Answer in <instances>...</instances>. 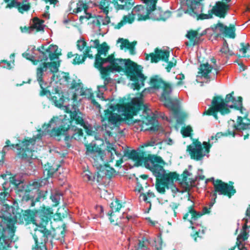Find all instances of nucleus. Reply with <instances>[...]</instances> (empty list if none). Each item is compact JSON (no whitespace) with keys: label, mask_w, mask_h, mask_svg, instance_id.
Here are the masks:
<instances>
[{"label":"nucleus","mask_w":250,"mask_h":250,"mask_svg":"<svg viewBox=\"0 0 250 250\" xmlns=\"http://www.w3.org/2000/svg\"><path fill=\"white\" fill-rule=\"evenodd\" d=\"M124 154L125 156L135 161L134 166L138 167L143 165L146 168L152 172L157 178L156 181V189L161 194H165L166 188L168 189L171 188L174 181L186 184L188 177L191 175L187 170H184L181 175L174 172L167 173L163 167L161 165L165 164L162 158L152 155L145 157L146 153L143 147H139L136 150L125 149Z\"/></svg>","instance_id":"f257e3e1"},{"label":"nucleus","mask_w":250,"mask_h":250,"mask_svg":"<svg viewBox=\"0 0 250 250\" xmlns=\"http://www.w3.org/2000/svg\"><path fill=\"white\" fill-rule=\"evenodd\" d=\"M109 109L104 111V116H101L102 129L104 131V135L110 137L113 136L111 130L121 124L122 118L117 113L112 111L117 110L123 112L125 118H132L133 116L140 114V118L135 119L138 122H142L146 125H153L156 118L152 111L144 105L139 98L132 99L130 103L126 104H111Z\"/></svg>","instance_id":"f03ea898"},{"label":"nucleus","mask_w":250,"mask_h":250,"mask_svg":"<svg viewBox=\"0 0 250 250\" xmlns=\"http://www.w3.org/2000/svg\"><path fill=\"white\" fill-rule=\"evenodd\" d=\"M52 214L50 208L44 207L38 210L27 209L23 212L22 219L27 223L31 222L37 227L33 235L35 242L33 250H47L46 244L51 236V231L46 227L51 221Z\"/></svg>","instance_id":"7ed1b4c3"},{"label":"nucleus","mask_w":250,"mask_h":250,"mask_svg":"<svg viewBox=\"0 0 250 250\" xmlns=\"http://www.w3.org/2000/svg\"><path fill=\"white\" fill-rule=\"evenodd\" d=\"M70 123L68 120L53 117L49 124L43 125V136L47 134L59 141L63 138L66 146L69 147L72 140H79L83 136V130Z\"/></svg>","instance_id":"20e7f679"},{"label":"nucleus","mask_w":250,"mask_h":250,"mask_svg":"<svg viewBox=\"0 0 250 250\" xmlns=\"http://www.w3.org/2000/svg\"><path fill=\"white\" fill-rule=\"evenodd\" d=\"M158 0H141L145 4L146 8L141 5L135 6L132 11V14H128L124 16L123 20L116 24L114 28L117 29H120L127 23H131L134 20L136 16L138 20H145L149 15L153 12L156 15L155 18L157 20L165 21L170 15V12L167 11L163 12L160 9L156 8V4Z\"/></svg>","instance_id":"39448f33"},{"label":"nucleus","mask_w":250,"mask_h":250,"mask_svg":"<svg viewBox=\"0 0 250 250\" xmlns=\"http://www.w3.org/2000/svg\"><path fill=\"white\" fill-rule=\"evenodd\" d=\"M85 154L93 166L101 168L106 162H116L115 166L119 167L123 162L122 154L116 149L113 144H109L105 150H102L95 144H91L87 147Z\"/></svg>","instance_id":"423d86ee"},{"label":"nucleus","mask_w":250,"mask_h":250,"mask_svg":"<svg viewBox=\"0 0 250 250\" xmlns=\"http://www.w3.org/2000/svg\"><path fill=\"white\" fill-rule=\"evenodd\" d=\"M232 91L226 95L225 99L220 96H214L211 101L209 109L205 111L204 114L212 115L215 119H218L217 112H220L222 115L228 114L230 110L229 108H234L242 112V98L238 97L237 99L233 96Z\"/></svg>","instance_id":"0eeeda50"},{"label":"nucleus","mask_w":250,"mask_h":250,"mask_svg":"<svg viewBox=\"0 0 250 250\" xmlns=\"http://www.w3.org/2000/svg\"><path fill=\"white\" fill-rule=\"evenodd\" d=\"M108 49L107 46L103 47L101 45V48L98 50L95 56V67L99 69L103 75H107L109 72L119 71L120 69L117 66V63H120L123 62V59H115L113 55H109L106 58H102L101 55H104V57L106 56Z\"/></svg>","instance_id":"6e6552de"},{"label":"nucleus","mask_w":250,"mask_h":250,"mask_svg":"<svg viewBox=\"0 0 250 250\" xmlns=\"http://www.w3.org/2000/svg\"><path fill=\"white\" fill-rule=\"evenodd\" d=\"M123 62L120 63H117V66L120 69L118 72L122 70L123 67H125L127 77L130 81L133 82L131 84L132 87L134 89L139 90L144 86V81L146 78L142 73L143 67L129 59H123Z\"/></svg>","instance_id":"1a4fd4ad"},{"label":"nucleus","mask_w":250,"mask_h":250,"mask_svg":"<svg viewBox=\"0 0 250 250\" xmlns=\"http://www.w3.org/2000/svg\"><path fill=\"white\" fill-rule=\"evenodd\" d=\"M43 134V132L40 130L38 131V134L35 135L33 138L23 141L21 145H5L1 151L2 159H3L5 154L9 149L13 148H16L19 150L18 153L19 157L21 159H27L30 157L32 155V152L34 151V145L36 142L41 141Z\"/></svg>","instance_id":"9d476101"},{"label":"nucleus","mask_w":250,"mask_h":250,"mask_svg":"<svg viewBox=\"0 0 250 250\" xmlns=\"http://www.w3.org/2000/svg\"><path fill=\"white\" fill-rule=\"evenodd\" d=\"M14 221L9 217L0 216V250H7L15 231Z\"/></svg>","instance_id":"9b49d317"},{"label":"nucleus","mask_w":250,"mask_h":250,"mask_svg":"<svg viewBox=\"0 0 250 250\" xmlns=\"http://www.w3.org/2000/svg\"><path fill=\"white\" fill-rule=\"evenodd\" d=\"M203 145L205 148L204 151L201 142L198 141L193 142L191 145L188 146L187 150L189 151V154L192 159L198 161L206 155L208 156L206 153H209L210 145L206 142H204Z\"/></svg>","instance_id":"f8f14e48"},{"label":"nucleus","mask_w":250,"mask_h":250,"mask_svg":"<svg viewBox=\"0 0 250 250\" xmlns=\"http://www.w3.org/2000/svg\"><path fill=\"white\" fill-rule=\"evenodd\" d=\"M186 4L189 8L185 13L188 14L193 18H196L197 20L209 19L213 18L211 10L208 11L209 13L208 14H200L202 12L203 5L200 1L197 0H187Z\"/></svg>","instance_id":"ddd939ff"},{"label":"nucleus","mask_w":250,"mask_h":250,"mask_svg":"<svg viewBox=\"0 0 250 250\" xmlns=\"http://www.w3.org/2000/svg\"><path fill=\"white\" fill-rule=\"evenodd\" d=\"M37 50L40 53L38 62H45L48 59L50 61L58 60V56L60 55L58 47L56 45H51L47 49H45L43 46H42L38 48Z\"/></svg>","instance_id":"4468645a"},{"label":"nucleus","mask_w":250,"mask_h":250,"mask_svg":"<svg viewBox=\"0 0 250 250\" xmlns=\"http://www.w3.org/2000/svg\"><path fill=\"white\" fill-rule=\"evenodd\" d=\"M150 84L155 90L158 95H160V99L168 94H171L172 88L171 86L165 83L161 78L155 76L151 78Z\"/></svg>","instance_id":"2eb2a0df"},{"label":"nucleus","mask_w":250,"mask_h":250,"mask_svg":"<svg viewBox=\"0 0 250 250\" xmlns=\"http://www.w3.org/2000/svg\"><path fill=\"white\" fill-rule=\"evenodd\" d=\"M67 113H70V116L72 122H74L75 124L80 125L84 128L88 129L89 125L85 122L83 117V114L75 105H66L64 106Z\"/></svg>","instance_id":"dca6fc26"},{"label":"nucleus","mask_w":250,"mask_h":250,"mask_svg":"<svg viewBox=\"0 0 250 250\" xmlns=\"http://www.w3.org/2000/svg\"><path fill=\"white\" fill-rule=\"evenodd\" d=\"M235 26L234 24H230L228 27L222 23L218 22L212 29L214 32L217 33V37L222 36L230 39H234L236 37Z\"/></svg>","instance_id":"f3484780"},{"label":"nucleus","mask_w":250,"mask_h":250,"mask_svg":"<svg viewBox=\"0 0 250 250\" xmlns=\"http://www.w3.org/2000/svg\"><path fill=\"white\" fill-rule=\"evenodd\" d=\"M107 215L111 224L116 226H120V227H123L125 224L131 220L133 218L131 215L125 216V212L121 214L119 212L114 211L113 210H109L107 213Z\"/></svg>","instance_id":"a211bd4d"},{"label":"nucleus","mask_w":250,"mask_h":250,"mask_svg":"<svg viewBox=\"0 0 250 250\" xmlns=\"http://www.w3.org/2000/svg\"><path fill=\"white\" fill-rule=\"evenodd\" d=\"M213 186L214 191L219 195H227L230 198L236 193V190L233 186L229 185L220 180L214 181Z\"/></svg>","instance_id":"6ab92c4d"},{"label":"nucleus","mask_w":250,"mask_h":250,"mask_svg":"<svg viewBox=\"0 0 250 250\" xmlns=\"http://www.w3.org/2000/svg\"><path fill=\"white\" fill-rule=\"evenodd\" d=\"M5 2H8L6 8L10 9L16 8L21 13L28 11L31 8L29 0H4Z\"/></svg>","instance_id":"aec40b11"},{"label":"nucleus","mask_w":250,"mask_h":250,"mask_svg":"<svg viewBox=\"0 0 250 250\" xmlns=\"http://www.w3.org/2000/svg\"><path fill=\"white\" fill-rule=\"evenodd\" d=\"M47 96L50 97L51 100L58 107H61L65 101L63 93L61 87L58 86L53 87L52 91L47 95Z\"/></svg>","instance_id":"412c9836"},{"label":"nucleus","mask_w":250,"mask_h":250,"mask_svg":"<svg viewBox=\"0 0 250 250\" xmlns=\"http://www.w3.org/2000/svg\"><path fill=\"white\" fill-rule=\"evenodd\" d=\"M229 5L223 2L216 1L211 9V14L221 18H224L228 14Z\"/></svg>","instance_id":"4be33fe9"},{"label":"nucleus","mask_w":250,"mask_h":250,"mask_svg":"<svg viewBox=\"0 0 250 250\" xmlns=\"http://www.w3.org/2000/svg\"><path fill=\"white\" fill-rule=\"evenodd\" d=\"M70 88L75 89L76 91H79L80 89L79 92L80 95H87L88 98L91 100V103L93 106L99 109L101 108L100 104L95 100L93 94L89 90L84 91L80 83H77L75 81H73V83L71 84Z\"/></svg>","instance_id":"5701e85b"},{"label":"nucleus","mask_w":250,"mask_h":250,"mask_svg":"<svg viewBox=\"0 0 250 250\" xmlns=\"http://www.w3.org/2000/svg\"><path fill=\"white\" fill-rule=\"evenodd\" d=\"M171 94H168L165 96H163L160 99V101L164 103L165 106L173 112L174 115L178 117L180 114L179 105L173 102L171 98Z\"/></svg>","instance_id":"b1692460"},{"label":"nucleus","mask_w":250,"mask_h":250,"mask_svg":"<svg viewBox=\"0 0 250 250\" xmlns=\"http://www.w3.org/2000/svg\"><path fill=\"white\" fill-rule=\"evenodd\" d=\"M100 168L102 169L98 171V175H97V182L98 183H101L104 178L110 179L116 174L115 169L110 167L105 166L104 167H102Z\"/></svg>","instance_id":"393cba45"},{"label":"nucleus","mask_w":250,"mask_h":250,"mask_svg":"<svg viewBox=\"0 0 250 250\" xmlns=\"http://www.w3.org/2000/svg\"><path fill=\"white\" fill-rule=\"evenodd\" d=\"M199 71L198 74L208 81L209 82L211 78L213 77V67L207 62L206 63H202L199 66ZM214 79V78H213Z\"/></svg>","instance_id":"a878e982"},{"label":"nucleus","mask_w":250,"mask_h":250,"mask_svg":"<svg viewBox=\"0 0 250 250\" xmlns=\"http://www.w3.org/2000/svg\"><path fill=\"white\" fill-rule=\"evenodd\" d=\"M169 52L167 51H163L155 49L154 53H151L149 56L150 57L152 62H157L160 60L167 62L169 56Z\"/></svg>","instance_id":"bb28decb"},{"label":"nucleus","mask_w":250,"mask_h":250,"mask_svg":"<svg viewBox=\"0 0 250 250\" xmlns=\"http://www.w3.org/2000/svg\"><path fill=\"white\" fill-rule=\"evenodd\" d=\"M202 214V213L196 211L192 205L189 208V211L184 215V219H188L190 224L193 225V222L197 220Z\"/></svg>","instance_id":"cd10ccee"},{"label":"nucleus","mask_w":250,"mask_h":250,"mask_svg":"<svg viewBox=\"0 0 250 250\" xmlns=\"http://www.w3.org/2000/svg\"><path fill=\"white\" fill-rule=\"evenodd\" d=\"M88 57L90 59H93V56L90 53V47H86L83 55L75 54V57L73 59L72 63L74 64H79L84 62L85 59Z\"/></svg>","instance_id":"c85d7f7f"},{"label":"nucleus","mask_w":250,"mask_h":250,"mask_svg":"<svg viewBox=\"0 0 250 250\" xmlns=\"http://www.w3.org/2000/svg\"><path fill=\"white\" fill-rule=\"evenodd\" d=\"M134 2V0H117L114 5L117 10H128L132 8Z\"/></svg>","instance_id":"c756f323"},{"label":"nucleus","mask_w":250,"mask_h":250,"mask_svg":"<svg viewBox=\"0 0 250 250\" xmlns=\"http://www.w3.org/2000/svg\"><path fill=\"white\" fill-rule=\"evenodd\" d=\"M10 184L15 186L19 191H22L24 189V184L19 177L15 175L8 178Z\"/></svg>","instance_id":"7c9ffc66"},{"label":"nucleus","mask_w":250,"mask_h":250,"mask_svg":"<svg viewBox=\"0 0 250 250\" xmlns=\"http://www.w3.org/2000/svg\"><path fill=\"white\" fill-rule=\"evenodd\" d=\"M53 181L52 179L48 178L47 176H43L41 177L39 179H36L33 182L32 185L35 188H38L43 186H44L46 185L49 184L50 183H52Z\"/></svg>","instance_id":"2f4dec72"},{"label":"nucleus","mask_w":250,"mask_h":250,"mask_svg":"<svg viewBox=\"0 0 250 250\" xmlns=\"http://www.w3.org/2000/svg\"><path fill=\"white\" fill-rule=\"evenodd\" d=\"M44 176H47L48 178L51 179L54 174L58 170L57 166L51 165L47 163L43 166Z\"/></svg>","instance_id":"473e14b6"},{"label":"nucleus","mask_w":250,"mask_h":250,"mask_svg":"<svg viewBox=\"0 0 250 250\" xmlns=\"http://www.w3.org/2000/svg\"><path fill=\"white\" fill-rule=\"evenodd\" d=\"M62 195V193L59 190L54 189L51 190L50 198L54 204V206H57L59 204Z\"/></svg>","instance_id":"72a5a7b5"},{"label":"nucleus","mask_w":250,"mask_h":250,"mask_svg":"<svg viewBox=\"0 0 250 250\" xmlns=\"http://www.w3.org/2000/svg\"><path fill=\"white\" fill-rule=\"evenodd\" d=\"M201 35H199L198 32L196 31H188L186 36L189 40L190 43L189 44L188 42H186V45H192L194 46L195 44L197 39L199 38Z\"/></svg>","instance_id":"f704fd0d"},{"label":"nucleus","mask_w":250,"mask_h":250,"mask_svg":"<svg viewBox=\"0 0 250 250\" xmlns=\"http://www.w3.org/2000/svg\"><path fill=\"white\" fill-rule=\"evenodd\" d=\"M51 61L50 62H43L45 68H46L47 70L49 69L51 73L58 72V68L60 66L59 59Z\"/></svg>","instance_id":"c9c22d12"},{"label":"nucleus","mask_w":250,"mask_h":250,"mask_svg":"<svg viewBox=\"0 0 250 250\" xmlns=\"http://www.w3.org/2000/svg\"><path fill=\"white\" fill-rule=\"evenodd\" d=\"M32 25L29 27L28 32L31 33L35 29H37V31H43L45 25L43 24V21L39 19L38 18H35L33 20Z\"/></svg>","instance_id":"e433bc0d"},{"label":"nucleus","mask_w":250,"mask_h":250,"mask_svg":"<svg viewBox=\"0 0 250 250\" xmlns=\"http://www.w3.org/2000/svg\"><path fill=\"white\" fill-rule=\"evenodd\" d=\"M111 3L110 0H101L98 4H95L98 6L101 12H103L105 15H107L109 12V7Z\"/></svg>","instance_id":"4c0bfd02"},{"label":"nucleus","mask_w":250,"mask_h":250,"mask_svg":"<svg viewBox=\"0 0 250 250\" xmlns=\"http://www.w3.org/2000/svg\"><path fill=\"white\" fill-rule=\"evenodd\" d=\"M149 242L146 238L143 237L138 241L137 246L135 247V250H149Z\"/></svg>","instance_id":"58836bf2"},{"label":"nucleus","mask_w":250,"mask_h":250,"mask_svg":"<svg viewBox=\"0 0 250 250\" xmlns=\"http://www.w3.org/2000/svg\"><path fill=\"white\" fill-rule=\"evenodd\" d=\"M155 197L154 193L150 190L146 192V194L143 192L141 193L139 196V199L140 201L142 200L146 202V204H149L150 207L151 206L150 198H154Z\"/></svg>","instance_id":"ea45409f"},{"label":"nucleus","mask_w":250,"mask_h":250,"mask_svg":"<svg viewBox=\"0 0 250 250\" xmlns=\"http://www.w3.org/2000/svg\"><path fill=\"white\" fill-rule=\"evenodd\" d=\"M250 124L249 123H245L243 122V119L241 116H238L237 123L234 125V127L235 130H241L247 129L250 128Z\"/></svg>","instance_id":"a19ab883"},{"label":"nucleus","mask_w":250,"mask_h":250,"mask_svg":"<svg viewBox=\"0 0 250 250\" xmlns=\"http://www.w3.org/2000/svg\"><path fill=\"white\" fill-rule=\"evenodd\" d=\"M105 17L104 19H103V17L102 16H99L98 18H96L93 20L92 23L94 26L100 25L101 23H102L103 25H106L108 24L110 21V18L107 15Z\"/></svg>","instance_id":"79ce46f5"},{"label":"nucleus","mask_w":250,"mask_h":250,"mask_svg":"<svg viewBox=\"0 0 250 250\" xmlns=\"http://www.w3.org/2000/svg\"><path fill=\"white\" fill-rule=\"evenodd\" d=\"M110 207L111 208V210H113L114 211L119 212L121 208L123 207L122 203L118 199L115 198L112 200L110 205Z\"/></svg>","instance_id":"37998d69"},{"label":"nucleus","mask_w":250,"mask_h":250,"mask_svg":"<svg viewBox=\"0 0 250 250\" xmlns=\"http://www.w3.org/2000/svg\"><path fill=\"white\" fill-rule=\"evenodd\" d=\"M41 88L42 89L40 93V95L41 96H43L45 95H47L49 92H50L49 90L48 89V85L47 83H45L43 80H41V81H38Z\"/></svg>","instance_id":"c03bdc74"},{"label":"nucleus","mask_w":250,"mask_h":250,"mask_svg":"<svg viewBox=\"0 0 250 250\" xmlns=\"http://www.w3.org/2000/svg\"><path fill=\"white\" fill-rule=\"evenodd\" d=\"M98 175V172L97 173H92L90 171H86L83 175V177L85 180L87 181L94 182L97 181V175Z\"/></svg>","instance_id":"a18cd8bd"},{"label":"nucleus","mask_w":250,"mask_h":250,"mask_svg":"<svg viewBox=\"0 0 250 250\" xmlns=\"http://www.w3.org/2000/svg\"><path fill=\"white\" fill-rule=\"evenodd\" d=\"M47 71L46 68L43 64V62L40 64L39 66L37 68V78L38 81H41L42 80V76L44 71Z\"/></svg>","instance_id":"49530a36"},{"label":"nucleus","mask_w":250,"mask_h":250,"mask_svg":"<svg viewBox=\"0 0 250 250\" xmlns=\"http://www.w3.org/2000/svg\"><path fill=\"white\" fill-rule=\"evenodd\" d=\"M47 194V190H41L37 194V196L36 198L35 201L32 200L31 201V206L33 207L35 205V202H41V201H43L45 198L46 197Z\"/></svg>","instance_id":"de8ad7c7"},{"label":"nucleus","mask_w":250,"mask_h":250,"mask_svg":"<svg viewBox=\"0 0 250 250\" xmlns=\"http://www.w3.org/2000/svg\"><path fill=\"white\" fill-rule=\"evenodd\" d=\"M88 8V5L84 3L82 1H79L77 3V8L73 10V12L78 13L79 12H81L83 10H84V12H85L87 11Z\"/></svg>","instance_id":"09e8293b"},{"label":"nucleus","mask_w":250,"mask_h":250,"mask_svg":"<svg viewBox=\"0 0 250 250\" xmlns=\"http://www.w3.org/2000/svg\"><path fill=\"white\" fill-rule=\"evenodd\" d=\"M106 87H105V85H101L97 86V91L98 92L97 93V97L99 98L100 100L102 101H106V99L104 97V92L106 90Z\"/></svg>","instance_id":"8fccbe9b"},{"label":"nucleus","mask_w":250,"mask_h":250,"mask_svg":"<svg viewBox=\"0 0 250 250\" xmlns=\"http://www.w3.org/2000/svg\"><path fill=\"white\" fill-rule=\"evenodd\" d=\"M118 42H120L121 43V48L123 49L125 47H126L128 49H132L133 47L129 42L125 39L123 38H119L117 41Z\"/></svg>","instance_id":"3c124183"},{"label":"nucleus","mask_w":250,"mask_h":250,"mask_svg":"<svg viewBox=\"0 0 250 250\" xmlns=\"http://www.w3.org/2000/svg\"><path fill=\"white\" fill-rule=\"evenodd\" d=\"M210 61L211 63H213V65H212L213 67V78H216V76L218 74V70L219 67L216 64V60L215 58H212L210 59Z\"/></svg>","instance_id":"603ef678"},{"label":"nucleus","mask_w":250,"mask_h":250,"mask_svg":"<svg viewBox=\"0 0 250 250\" xmlns=\"http://www.w3.org/2000/svg\"><path fill=\"white\" fill-rule=\"evenodd\" d=\"M22 56L26 59L33 62L34 64H37L38 61L36 59L35 56L30 55L29 53L24 52L22 54Z\"/></svg>","instance_id":"864d4df0"},{"label":"nucleus","mask_w":250,"mask_h":250,"mask_svg":"<svg viewBox=\"0 0 250 250\" xmlns=\"http://www.w3.org/2000/svg\"><path fill=\"white\" fill-rule=\"evenodd\" d=\"M249 234L246 231H242L237 237V242H241L240 240L245 241L249 237Z\"/></svg>","instance_id":"5fc2aeb1"},{"label":"nucleus","mask_w":250,"mask_h":250,"mask_svg":"<svg viewBox=\"0 0 250 250\" xmlns=\"http://www.w3.org/2000/svg\"><path fill=\"white\" fill-rule=\"evenodd\" d=\"M86 43L83 39L78 40L77 42V48L80 51H82L83 50V49L86 46Z\"/></svg>","instance_id":"6e6d98bb"},{"label":"nucleus","mask_w":250,"mask_h":250,"mask_svg":"<svg viewBox=\"0 0 250 250\" xmlns=\"http://www.w3.org/2000/svg\"><path fill=\"white\" fill-rule=\"evenodd\" d=\"M240 45L242 46V48L239 49V51L242 52L243 53V56L245 57L246 56L247 50L250 47V45L249 43L245 44L244 42L241 43Z\"/></svg>","instance_id":"4d7b16f0"},{"label":"nucleus","mask_w":250,"mask_h":250,"mask_svg":"<svg viewBox=\"0 0 250 250\" xmlns=\"http://www.w3.org/2000/svg\"><path fill=\"white\" fill-rule=\"evenodd\" d=\"M192 131V128L190 126H188L182 130V134L185 137H189Z\"/></svg>","instance_id":"13d9d810"},{"label":"nucleus","mask_w":250,"mask_h":250,"mask_svg":"<svg viewBox=\"0 0 250 250\" xmlns=\"http://www.w3.org/2000/svg\"><path fill=\"white\" fill-rule=\"evenodd\" d=\"M0 66H2L4 68H6L7 69H11V62L9 61H2L0 62Z\"/></svg>","instance_id":"bf43d9fd"},{"label":"nucleus","mask_w":250,"mask_h":250,"mask_svg":"<svg viewBox=\"0 0 250 250\" xmlns=\"http://www.w3.org/2000/svg\"><path fill=\"white\" fill-rule=\"evenodd\" d=\"M90 43H92L89 47H90V49L92 48H98L100 46V42L99 40H95L94 41H91Z\"/></svg>","instance_id":"052dcab7"},{"label":"nucleus","mask_w":250,"mask_h":250,"mask_svg":"<svg viewBox=\"0 0 250 250\" xmlns=\"http://www.w3.org/2000/svg\"><path fill=\"white\" fill-rule=\"evenodd\" d=\"M92 18V14L90 13H87L86 12H85V15L84 16H81L80 17V21L81 22H83V20L84 19H87L88 20Z\"/></svg>","instance_id":"680f3d73"},{"label":"nucleus","mask_w":250,"mask_h":250,"mask_svg":"<svg viewBox=\"0 0 250 250\" xmlns=\"http://www.w3.org/2000/svg\"><path fill=\"white\" fill-rule=\"evenodd\" d=\"M109 74V73L108 74L104 75L106 76ZM102 75H103V76H102L103 79H104V84L103 85H105V87H106V85L107 84L111 83V82L112 81V80L110 77H104V75H103V74H102Z\"/></svg>","instance_id":"e2e57ef3"},{"label":"nucleus","mask_w":250,"mask_h":250,"mask_svg":"<svg viewBox=\"0 0 250 250\" xmlns=\"http://www.w3.org/2000/svg\"><path fill=\"white\" fill-rule=\"evenodd\" d=\"M155 246V250H162V241L161 239L158 240L157 242H156Z\"/></svg>","instance_id":"0e129e2a"},{"label":"nucleus","mask_w":250,"mask_h":250,"mask_svg":"<svg viewBox=\"0 0 250 250\" xmlns=\"http://www.w3.org/2000/svg\"><path fill=\"white\" fill-rule=\"evenodd\" d=\"M167 62V64L166 67V69H167V72H169L171 68L174 66L176 64L171 62H168V61Z\"/></svg>","instance_id":"69168bd1"},{"label":"nucleus","mask_w":250,"mask_h":250,"mask_svg":"<svg viewBox=\"0 0 250 250\" xmlns=\"http://www.w3.org/2000/svg\"><path fill=\"white\" fill-rule=\"evenodd\" d=\"M236 245L239 250H247V248L244 246L242 242H237Z\"/></svg>","instance_id":"338daca9"},{"label":"nucleus","mask_w":250,"mask_h":250,"mask_svg":"<svg viewBox=\"0 0 250 250\" xmlns=\"http://www.w3.org/2000/svg\"><path fill=\"white\" fill-rule=\"evenodd\" d=\"M220 51L223 54H227L229 52V46L222 47Z\"/></svg>","instance_id":"774afa93"}]
</instances>
